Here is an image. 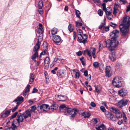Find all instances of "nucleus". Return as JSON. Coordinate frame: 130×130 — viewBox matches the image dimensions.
Here are the masks:
<instances>
[{"instance_id": "nucleus-46", "label": "nucleus", "mask_w": 130, "mask_h": 130, "mask_svg": "<svg viewBox=\"0 0 130 130\" xmlns=\"http://www.w3.org/2000/svg\"><path fill=\"white\" fill-rule=\"evenodd\" d=\"M112 40L110 39H108L106 41V43L107 45H108V46H109Z\"/></svg>"}, {"instance_id": "nucleus-35", "label": "nucleus", "mask_w": 130, "mask_h": 130, "mask_svg": "<svg viewBox=\"0 0 130 130\" xmlns=\"http://www.w3.org/2000/svg\"><path fill=\"white\" fill-rule=\"evenodd\" d=\"M39 8H42L43 6V3L42 1L41 0H40L39 2Z\"/></svg>"}, {"instance_id": "nucleus-50", "label": "nucleus", "mask_w": 130, "mask_h": 130, "mask_svg": "<svg viewBox=\"0 0 130 130\" xmlns=\"http://www.w3.org/2000/svg\"><path fill=\"white\" fill-rule=\"evenodd\" d=\"M59 58H54V62H55L56 63H59V62L60 60Z\"/></svg>"}, {"instance_id": "nucleus-45", "label": "nucleus", "mask_w": 130, "mask_h": 130, "mask_svg": "<svg viewBox=\"0 0 130 130\" xmlns=\"http://www.w3.org/2000/svg\"><path fill=\"white\" fill-rule=\"evenodd\" d=\"M75 23L76 24V26L78 27L79 26H82V24L81 23H79L77 21H75Z\"/></svg>"}, {"instance_id": "nucleus-51", "label": "nucleus", "mask_w": 130, "mask_h": 130, "mask_svg": "<svg viewBox=\"0 0 130 130\" xmlns=\"http://www.w3.org/2000/svg\"><path fill=\"white\" fill-rule=\"evenodd\" d=\"M102 6H103V10L105 11L106 9V4L104 3L103 4Z\"/></svg>"}, {"instance_id": "nucleus-5", "label": "nucleus", "mask_w": 130, "mask_h": 130, "mask_svg": "<svg viewBox=\"0 0 130 130\" xmlns=\"http://www.w3.org/2000/svg\"><path fill=\"white\" fill-rule=\"evenodd\" d=\"M111 110L116 114V117H117V120L118 119L121 118L122 117V114L120 111L114 107H111Z\"/></svg>"}, {"instance_id": "nucleus-44", "label": "nucleus", "mask_w": 130, "mask_h": 130, "mask_svg": "<svg viewBox=\"0 0 130 130\" xmlns=\"http://www.w3.org/2000/svg\"><path fill=\"white\" fill-rule=\"evenodd\" d=\"M107 18L109 20H111V19L112 18L113 15L111 14H106Z\"/></svg>"}, {"instance_id": "nucleus-42", "label": "nucleus", "mask_w": 130, "mask_h": 130, "mask_svg": "<svg viewBox=\"0 0 130 130\" xmlns=\"http://www.w3.org/2000/svg\"><path fill=\"white\" fill-rule=\"evenodd\" d=\"M30 87V85L29 84H28L25 90V91L26 92H28L29 91V87Z\"/></svg>"}, {"instance_id": "nucleus-4", "label": "nucleus", "mask_w": 130, "mask_h": 130, "mask_svg": "<svg viewBox=\"0 0 130 130\" xmlns=\"http://www.w3.org/2000/svg\"><path fill=\"white\" fill-rule=\"evenodd\" d=\"M118 41L115 39H113V40H112V42L110 45L107 46L108 50L110 51L113 50L118 46Z\"/></svg>"}, {"instance_id": "nucleus-34", "label": "nucleus", "mask_w": 130, "mask_h": 130, "mask_svg": "<svg viewBox=\"0 0 130 130\" xmlns=\"http://www.w3.org/2000/svg\"><path fill=\"white\" fill-rule=\"evenodd\" d=\"M80 60L82 62V63L83 65H84L85 64V59H84V57H82L81 58H79Z\"/></svg>"}, {"instance_id": "nucleus-64", "label": "nucleus", "mask_w": 130, "mask_h": 130, "mask_svg": "<svg viewBox=\"0 0 130 130\" xmlns=\"http://www.w3.org/2000/svg\"><path fill=\"white\" fill-rule=\"evenodd\" d=\"M79 73L78 72H76V73L75 74V77L77 78V77H79Z\"/></svg>"}, {"instance_id": "nucleus-40", "label": "nucleus", "mask_w": 130, "mask_h": 130, "mask_svg": "<svg viewBox=\"0 0 130 130\" xmlns=\"http://www.w3.org/2000/svg\"><path fill=\"white\" fill-rule=\"evenodd\" d=\"M98 13L99 15L101 16L103 14V12L101 9H99L98 11Z\"/></svg>"}, {"instance_id": "nucleus-3", "label": "nucleus", "mask_w": 130, "mask_h": 130, "mask_svg": "<svg viewBox=\"0 0 130 130\" xmlns=\"http://www.w3.org/2000/svg\"><path fill=\"white\" fill-rule=\"evenodd\" d=\"M113 85L115 87L119 88L123 85V82L121 77H119L115 78L112 82Z\"/></svg>"}, {"instance_id": "nucleus-41", "label": "nucleus", "mask_w": 130, "mask_h": 130, "mask_svg": "<svg viewBox=\"0 0 130 130\" xmlns=\"http://www.w3.org/2000/svg\"><path fill=\"white\" fill-rule=\"evenodd\" d=\"M115 98L113 95L110 96V97L109 100L110 101H115Z\"/></svg>"}, {"instance_id": "nucleus-19", "label": "nucleus", "mask_w": 130, "mask_h": 130, "mask_svg": "<svg viewBox=\"0 0 130 130\" xmlns=\"http://www.w3.org/2000/svg\"><path fill=\"white\" fill-rule=\"evenodd\" d=\"M127 93L126 90L123 89L120 90L118 92L119 94V95L122 96H125L127 94Z\"/></svg>"}, {"instance_id": "nucleus-20", "label": "nucleus", "mask_w": 130, "mask_h": 130, "mask_svg": "<svg viewBox=\"0 0 130 130\" xmlns=\"http://www.w3.org/2000/svg\"><path fill=\"white\" fill-rule=\"evenodd\" d=\"M95 128L96 130H106V126L103 124L99 125H97Z\"/></svg>"}, {"instance_id": "nucleus-47", "label": "nucleus", "mask_w": 130, "mask_h": 130, "mask_svg": "<svg viewBox=\"0 0 130 130\" xmlns=\"http://www.w3.org/2000/svg\"><path fill=\"white\" fill-rule=\"evenodd\" d=\"M100 108L101 110L104 112H105L106 111L105 107L103 106H101Z\"/></svg>"}, {"instance_id": "nucleus-7", "label": "nucleus", "mask_w": 130, "mask_h": 130, "mask_svg": "<svg viewBox=\"0 0 130 130\" xmlns=\"http://www.w3.org/2000/svg\"><path fill=\"white\" fill-rule=\"evenodd\" d=\"M119 31L116 29L112 31L110 33V36L111 39H115L118 36L119 34Z\"/></svg>"}, {"instance_id": "nucleus-26", "label": "nucleus", "mask_w": 130, "mask_h": 130, "mask_svg": "<svg viewBox=\"0 0 130 130\" xmlns=\"http://www.w3.org/2000/svg\"><path fill=\"white\" fill-rule=\"evenodd\" d=\"M112 11V8L110 7H107L105 11L106 14H111Z\"/></svg>"}, {"instance_id": "nucleus-33", "label": "nucleus", "mask_w": 130, "mask_h": 130, "mask_svg": "<svg viewBox=\"0 0 130 130\" xmlns=\"http://www.w3.org/2000/svg\"><path fill=\"white\" fill-rule=\"evenodd\" d=\"M57 31V29L55 28H54L51 30V33L53 35L56 34Z\"/></svg>"}, {"instance_id": "nucleus-58", "label": "nucleus", "mask_w": 130, "mask_h": 130, "mask_svg": "<svg viewBox=\"0 0 130 130\" xmlns=\"http://www.w3.org/2000/svg\"><path fill=\"white\" fill-rule=\"evenodd\" d=\"M18 106V105H17L15 106L14 107V108L12 109V111L13 112H14L16 110Z\"/></svg>"}, {"instance_id": "nucleus-22", "label": "nucleus", "mask_w": 130, "mask_h": 130, "mask_svg": "<svg viewBox=\"0 0 130 130\" xmlns=\"http://www.w3.org/2000/svg\"><path fill=\"white\" fill-rule=\"evenodd\" d=\"M38 41L35 46L40 47L41 42L42 40V37L41 36H39L38 38Z\"/></svg>"}, {"instance_id": "nucleus-10", "label": "nucleus", "mask_w": 130, "mask_h": 130, "mask_svg": "<svg viewBox=\"0 0 130 130\" xmlns=\"http://www.w3.org/2000/svg\"><path fill=\"white\" fill-rule=\"evenodd\" d=\"M107 114L106 115V117L108 118L110 120L113 121H115L117 120V117L112 113L107 111Z\"/></svg>"}, {"instance_id": "nucleus-17", "label": "nucleus", "mask_w": 130, "mask_h": 130, "mask_svg": "<svg viewBox=\"0 0 130 130\" xmlns=\"http://www.w3.org/2000/svg\"><path fill=\"white\" fill-rule=\"evenodd\" d=\"M43 46L44 49L43 50V52L41 53V55H44L46 54L47 52V49L48 48V47L47 46V44L46 42H44L43 44Z\"/></svg>"}, {"instance_id": "nucleus-18", "label": "nucleus", "mask_w": 130, "mask_h": 130, "mask_svg": "<svg viewBox=\"0 0 130 130\" xmlns=\"http://www.w3.org/2000/svg\"><path fill=\"white\" fill-rule=\"evenodd\" d=\"M57 99L58 100L62 101H65L67 99V97L64 95H57Z\"/></svg>"}, {"instance_id": "nucleus-6", "label": "nucleus", "mask_w": 130, "mask_h": 130, "mask_svg": "<svg viewBox=\"0 0 130 130\" xmlns=\"http://www.w3.org/2000/svg\"><path fill=\"white\" fill-rule=\"evenodd\" d=\"M78 38L80 40V43L85 44L87 41L86 39L87 37L85 34H83V35H82L81 34H78Z\"/></svg>"}, {"instance_id": "nucleus-30", "label": "nucleus", "mask_w": 130, "mask_h": 130, "mask_svg": "<svg viewBox=\"0 0 130 130\" xmlns=\"http://www.w3.org/2000/svg\"><path fill=\"white\" fill-rule=\"evenodd\" d=\"M82 115L85 118H89L90 115V113L88 112H84L82 113Z\"/></svg>"}, {"instance_id": "nucleus-59", "label": "nucleus", "mask_w": 130, "mask_h": 130, "mask_svg": "<svg viewBox=\"0 0 130 130\" xmlns=\"http://www.w3.org/2000/svg\"><path fill=\"white\" fill-rule=\"evenodd\" d=\"M37 91L38 90L37 89L35 88H34L33 89V91H32V93H35L36 92H37Z\"/></svg>"}, {"instance_id": "nucleus-23", "label": "nucleus", "mask_w": 130, "mask_h": 130, "mask_svg": "<svg viewBox=\"0 0 130 130\" xmlns=\"http://www.w3.org/2000/svg\"><path fill=\"white\" fill-rule=\"evenodd\" d=\"M23 115L21 113H19L17 116V120L18 123L22 122L23 121Z\"/></svg>"}, {"instance_id": "nucleus-31", "label": "nucleus", "mask_w": 130, "mask_h": 130, "mask_svg": "<svg viewBox=\"0 0 130 130\" xmlns=\"http://www.w3.org/2000/svg\"><path fill=\"white\" fill-rule=\"evenodd\" d=\"M68 29L70 32H72L74 29V26L71 24H69L68 27Z\"/></svg>"}, {"instance_id": "nucleus-54", "label": "nucleus", "mask_w": 130, "mask_h": 130, "mask_svg": "<svg viewBox=\"0 0 130 130\" xmlns=\"http://www.w3.org/2000/svg\"><path fill=\"white\" fill-rule=\"evenodd\" d=\"M123 121H124V122L126 123L127 122V118L125 116L123 117V119L122 120Z\"/></svg>"}, {"instance_id": "nucleus-9", "label": "nucleus", "mask_w": 130, "mask_h": 130, "mask_svg": "<svg viewBox=\"0 0 130 130\" xmlns=\"http://www.w3.org/2000/svg\"><path fill=\"white\" fill-rule=\"evenodd\" d=\"M128 101L126 99H123L119 101L118 103V106L121 108L125 106L127 104Z\"/></svg>"}, {"instance_id": "nucleus-1", "label": "nucleus", "mask_w": 130, "mask_h": 130, "mask_svg": "<svg viewBox=\"0 0 130 130\" xmlns=\"http://www.w3.org/2000/svg\"><path fill=\"white\" fill-rule=\"evenodd\" d=\"M130 17L125 15L119 27L120 31L123 35H125L128 32V28L130 24Z\"/></svg>"}, {"instance_id": "nucleus-24", "label": "nucleus", "mask_w": 130, "mask_h": 130, "mask_svg": "<svg viewBox=\"0 0 130 130\" xmlns=\"http://www.w3.org/2000/svg\"><path fill=\"white\" fill-rule=\"evenodd\" d=\"M11 110V109L6 110L4 113L2 115L1 117L4 118L8 117L10 115Z\"/></svg>"}, {"instance_id": "nucleus-12", "label": "nucleus", "mask_w": 130, "mask_h": 130, "mask_svg": "<svg viewBox=\"0 0 130 130\" xmlns=\"http://www.w3.org/2000/svg\"><path fill=\"white\" fill-rule=\"evenodd\" d=\"M22 114L25 119H26L28 117H30L31 116V112L29 109L25 111Z\"/></svg>"}, {"instance_id": "nucleus-32", "label": "nucleus", "mask_w": 130, "mask_h": 130, "mask_svg": "<svg viewBox=\"0 0 130 130\" xmlns=\"http://www.w3.org/2000/svg\"><path fill=\"white\" fill-rule=\"evenodd\" d=\"M76 13L77 17H78L79 20H81L82 22L81 18L80 17V13L79 11L77 10H76Z\"/></svg>"}, {"instance_id": "nucleus-11", "label": "nucleus", "mask_w": 130, "mask_h": 130, "mask_svg": "<svg viewBox=\"0 0 130 130\" xmlns=\"http://www.w3.org/2000/svg\"><path fill=\"white\" fill-rule=\"evenodd\" d=\"M24 98L22 96H18L15 99L14 102L17 103V105H19L23 101Z\"/></svg>"}, {"instance_id": "nucleus-16", "label": "nucleus", "mask_w": 130, "mask_h": 130, "mask_svg": "<svg viewBox=\"0 0 130 130\" xmlns=\"http://www.w3.org/2000/svg\"><path fill=\"white\" fill-rule=\"evenodd\" d=\"M61 40V38L60 36L58 35L54 36L53 37V40L56 44L59 42Z\"/></svg>"}, {"instance_id": "nucleus-61", "label": "nucleus", "mask_w": 130, "mask_h": 130, "mask_svg": "<svg viewBox=\"0 0 130 130\" xmlns=\"http://www.w3.org/2000/svg\"><path fill=\"white\" fill-rule=\"evenodd\" d=\"M76 54L78 56H80L82 54V53L81 51H79L76 53Z\"/></svg>"}, {"instance_id": "nucleus-2", "label": "nucleus", "mask_w": 130, "mask_h": 130, "mask_svg": "<svg viewBox=\"0 0 130 130\" xmlns=\"http://www.w3.org/2000/svg\"><path fill=\"white\" fill-rule=\"evenodd\" d=\"M59 109L60 111L64 112L67 115H70L72 119L75 117L77 112L76 109L68 108L64 104L60 106Z\"/></svg>"}, {"instance_id": "nucleus-57", "label": "nucleus", "mask_w": 130, "mask_h": 130, "mask_svg": "<svg viewBox=\"0 0 130 130\" xmlns=\"http://www.w3.org/2000/svg\"><path fill=\"white\" fill-rule=\"evenodd\" d=\"M39 10H38V11L39 13L40 14H42L43 13V12L42 11V8H39Z\"/></svg>"}, {"instance_id": "nucleus-27", "label": "nucleus", "mask_w": 130, "mask_h": 130, "mask_svg": "<svg viewBox=\"0 0 130 130\" xmlns=\"http://www.w3.org/2000/svg\"><path fill=\"white\" fill-rule=\"evenodd\" d=\"M43 29L42 25L41 24H39V25L38 32L39 33L41 34V35H42L43 33Z\"/></svg>"}, {"instance_id": "nucleus-48", "label": "nucleus", "mask_w": 130, "mask_h": 130, "mask_svg": "<svg viewBox=\"0 0 130 130\" xmlns=\"http://www.w3.org/2000/svg\"><path fill=\"white\" fill-rule=\"evenodd\" d=\"M18 114V112H16L12 115L11 117L12 118H15Z\"/></svg>"}, {"instance_id": "nucleus-38", "label": "nucleus", "mask_w": 130, "mask_h": 130, "mask_svg": "<svg viewBox=\"0 0 130 130\" xmlns=\"http://www.w3.org/2000/svg\"><path fill=\"white\" fill-rule=\"evenodd\" d=\"M118 10V8L117 7L114 8L113 14L114 15H116L117 11Z\"/></svg>"}, {"instance_id": "nucleus-62", "label": "nucleus", "mask_w": 130, "mask_h": 130, "mask_svg": "<svg viewBox=\"0 0 130 130\" xmlns=\"http://www.w3.org/2000/svg\"><path fill=\"white\" fill-rule=\"evenodd\" d=\"M94 87H95V92H98V93L99 92L100 90H99V89H98V87H97L95 86Z\"/></svg>"}, {"instance_id": "nucleus-21", "label": "nucleus", "mask_w": 130, "mask_h": 130, "mask_svg": "<svg viewBox=\"0 0 130 130\" xmlns=\"http://www.w3.org/2000/svg\"><path fill=\"white\" fill-rule=\"evenodd\" d=\"M109 57L112 61H115L116 58L115 53L113 52L111 53L109 55Z\"/></svg>"}, {"instance_id": "nucleus-25", "label": "nucleus", "mask_w": 130, "mask_h": 130, "mask_svg": "<svg viewBox=\"0 0 130 130\" xmlns=\"http://www.w3.org/2000/svg\"><path fill=\"white\" fill-rule=\"evenodd\" d=\"M30 79L29 80V83L31 84L34 80L35 78L34 75L32 73H30L29 76Z\"/></svg>"}, {"instance_id": "nucleus-14", "label": "nucleus", "mask_w": 130, "mask_h": 130, "mask_svg": "<svg viewBox=\"0 0 130 130\" xmlns=\"http://www.w3.org/2000/svg\"><path fill=\"white\" fill-rule=\"evenodd\" d=\"M66 70H65L60 72V70H58L57 73V76L60 78H62L64 77L66 75Z\"/></svg>"}, {"instance_id": "nucleus-29", "label": "nucleus", "mask_w": 130, "mask_h": 130, "mask_svg": "<svg viewBox=\"0 0 130 130\" xmlns=\"http://www.w3.org/2000/svg\"><path fill=\"white\" fill-rule=\"evenodd\" d=\"M50 61V59L48 57H46L44 60L45 65V66H47V65H48Z\"/></svg>"}, {"instance_id": "nucleus-15", "label": "nucleus", "mask_w": 130, "mask_h": 130, "mask_svg": "<svg viewBox=\"0 0 130 130\" xmlns=\"http://www.w3.org/2000/svg\"><path fill=\"white\" fill-rule=\"evenodd\" d=\"M111 68L109 66H107L106 68L105 72L106 76L108 77H110L111 75V72L110 71Z\"/></svg>"}, {"instance_id": "nucleus-39", "label": "nucleus", "mask_w": 130, "mask_h": 130, "mask_svg": "<svg viewBox=\"0 0 130 130\" xmlns=\"http://www.w3.org/2000/svg\"><path fill=\"white\" fill-rule=\"evenodd\" d=\"M99 63L97 62H95L93 63V66L96 68H97L99 67Z\"/></svg>"}, {"instance_id": "nucleus-36", "label": "nucleus", "mask_w": 130, "mask_h": 130, "mask_svg": "<svg viewBox=\"0 0 130 130\" xmlns=\"http://www.w3.org/2000/svg\"><path fill=\"white\" fill-rule=\"evenodd\" d=\"M105 24V22H104L103 23H102L100 25L99 28L100 29H101L103 27H104V26Z\"/></svg>"}, {"instance_id": "nucleus-13", "label": "nucleus", "mask_w": 130, "mask_h": 130, "mask_svg": "<svg viewBox=\"0 0 130 130\" xmlns=\"http://www.w3.org/2000/svg\"><path fill=\"white\" fill-rule=\"evenodd\" d=\"M50 108L48 105L45 104H42L40 107V109L44 112L47 111Z\"/></svg>"}, {"instance_id": "nucleus-28", "label": "nucleus", "mask_w": 130, "mask_h": 130, "mask_svg": "<svg viewBox=\"0 0 130 130\" xmlns=\"http://www.w3.org/2000/svg\"><path fill=\"white\" fill-rule=\"evenodd\" d=\"M58 107V106L57 104H52L51 106V109H52L53 110H56Z\"/></svg>"}, {"instance_id": "nucleus-37", "label": "nucleus", "mask_w": 130, "mask_h": 130, "mask_svg": "<svg viewBox=\"0 0 130 130\" xmlns=\"http://www.w3.org/2000/svg\"><path fill=\"white\" fill-rule=\"evenodd\" d=\"M36 109V108L35 105L31 107V109L30 111L31 112H34Z\"/></svg>"}, {"instance_id": "nucleus-60", "label": "nucleus", "mask_w": 130, "mask_h": 130, "mask_svg": "<svg viewBox=\"0 0 130 130\" xmlns=\"http://www.w3.org/2000/svg\"><path fill=\"white\" fill-rule=\"evenodd\" d=\"M77 37V35L75 31L73 32V38L74 39H75Z\"/></svg>"}, {"instance_id": "nucleus-53", "label": "nucleus", "mask_w": 130, "mask_h": 130, "mask_svg": "<svg viewBox=\"0 0 130 130\" xmlns=\"http://www.w3.org/2000/svg\"><path fill=\"white\" fill-rule=\"evenodd\" d=\"M87 79L88 80H90L91 79V75L90 74H89L87 76Z\"/></svg>"}, {"instance_id": "nucleus-56", "label": "nucleus", "mask_w": 130, "mask_h": 130, "mask_svg": "<svg viewBox=\"0 0 130 130\" xmlns=\"http://www.w3.org/2000/svg\"><path fill=\"white\" fill-rule=\"evenodd\" d=\"M93 107H95L96 106V104L93 102H91L90 104Z\"/></svg>"}, {"instance_id": "nucleus-55", "label": "nucleus", "mask_w": 130, "mask_h": 130, "mask_svg": "<svg viewBox=\"0 0 130 130\" xmlns=\"http://www.w3.org/2000/svg\"><path fill=\"white\" fill-rule=\"evenodd\" d=\"M77 30L78 32L80 33H82L83 34V31L80 28H77Z\"/></svg>"}, {"instance_id": "nucleus-43", "label": "nucleus", "mask_w": 130, "mask_h": 130, "mask_svg": "<svg viewBox=\"0 0 130 130\" xmlns=\"http://www.w3.org/2000/svg\"><path fill=\"white\" fill-rule=\"evenodd\" d=\"M109 25L110 26L113 27V28H115L117 26V25L116 24L113 23L112 22L110 23Z\"/></svg>"}, {"instance_id": "nucleus-52", "label": "nucleus", "mask_w": 130, "mask_h": 130, "mask_svg": "<svg viewBox=\"0 0 130 130\" xmlns=\"http://www.w3.org/2000/svg\"><path fill=\"white\" fill-rule=\"evenodd\" d=\"M92 121L93 123L94 124H96L98 122V121L96 119L94 118L92 119Z\"/></svg>"}, {"instance_id": "nucleus-63", "label": "nucleus", "mask_w": 130, "mask_h": 130, "mask_svg": "<svg viewBox=\"0 0 130 130\" xmlns=\"http://www.w3.org/2000/svg\"><path fill=\"white\" fill-rule=\"evenodd\" d=\"M89 50L88 49H86L84 51L83 55H85L86 54H87Z\"/></svg>"}, {"instance_id": "nucleus-49", "label": "nucleus", "mask_w": 130, "mask_h": 130, "mask_svg": "<svg viewBox=\"0 0 130 130\" xmlns=\"http://www.w3.org/2000/svg\"><path fill=\"white\" fill-rule=\"evenodd\" d=\"M11 127L10 128H12L13 130L17 127L13 123H12Z\"/></svg>"}, {"instance_id": "nucleus-8", "label": "nucleus", "mask_w": 130, "mask_h": 130, "mask_svg": "<svg viewBox=\"0 0 130 130\" xmlns=\"http://www.w3.org/2000/svg\"><path fill=\"white\" fill-rule=\"evenodd\" d=\"M39 47L34 46L33 49V51L35 53L32 56V59L34 60H35V59L37 57H38V51Z\"/></svg>"}]
</instances>
